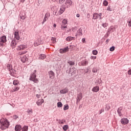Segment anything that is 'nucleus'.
Listing matches in <instances>:
<instances>
[{"mask_svg": "<svg viewBox=\"0 0 131 131\" xmlns=\"http://www.w3.org/2000/svg\"><path fill=\"white\" fill-rule=\"evenodd\" d=\"M19 90H20L19 86L12 85L10 90V93H14L15 92H17V91H19Z\"/></svg>", "mask_w": 131, "mask_h": 131, "instance_id": "20e7f679", "label": "nucleus"}, {"mask_svg": "<svg viewBox=\"0 0 131 131\" xmlns=\"http://www.w3.org/2000/svg\"><path fill=\"white\" fill-rule=\"evenodd\" d=\"M98 18H99L100 19H102V13H94L93 15V19L94 20H96L98 19Z\"/></svg>", "mask_w": 131, "mask_h": 131, "instance_id": "39448f33", "label": "nucleus"}, {"mask_svg": "<svg viewBox=\"0 0 131 131\" xmlns=\"http://www.w3.org/2000/svg\"><path fill=\"white\" fill-rule=\"evenodd\" d=\"M53 26H54V27H56V26H57V25L56 24H54Z\"/></svg>", "mask_w": 131, "mask_h": 131, "instance_id": "680f3d73", "label": "nucleus"}, {"mask_svg": "<svg viewBox=\"0 0 131 131\" xmlns=\"http://www.w3.org/2000/svg\"><path fill=\"white\" fill-rule=\"evenodd\" d=\"M102 26L104 27V28H106L107 26H108V24L104 23L102 25Z\"/></svg>", "mask_w": 131, "mask_h": 131, "instance_id": "49530a36", "label": "nucleus"}, {"mask_svg": "<svg viewBox=\"0 0 131 131\" xmlns=\"http://www.w3.org/2000/svg\"><path fill=\"white\" fill-rule=\"evenodd\" d=\"M68 125H65L63 126L62 128L63 129V130H67L68 129Z\"/></svg>", "mask_w": 131, "mask_h": 131, "instance_id": "72a5a7b5", "label": "nucleus"}, {"mask_svg": "<svg viewBox=\"0 0 131 131\" xmlns=\"http://www.w3.org/2000/svg\"><path fill=\"white\" fill-rule=\"evenodd\" d=\"M128 26L129 27H131V19H130V20L129 21H128Z\"/></svg>", "mask_w": 131, "mask_h": 131, "instance_id": "6e6d98bb", "label": "nucleus"}, {"mask_svg": "<svg viewBox=\"0 0 131 131\" xmlns=\"http://www.w3.org/2000/svg\"><path fill=\"white\" fill-rule=\"evenodd\" d=\"M15 119L18 118V117H17V116H15Z\"/></svg>", "mask_w": 131, "mask_h": 131, "instance_id": "0e129e2a", "label": "nucleus"}, {"mask_svg": "<svg viewBox=\"0 0 131 131\" xmlns=\"http://www.w3.org/2000/svg\"><path fill=\"white\" fill-rule=\"evenodd\" d=\"M56 38L52 37L51 38V43H56V42H57V41H56Z\"/></svg>", "mask_w": 131, "mask_h": 131, "instance_id": "bb28decb", "label": "nucleus"}, {"mask_svg": "<svg viewBox=\"0 0 131 131\" xmlns=\"http://www.w3.org/2000/svg\"><path fill=\"white\" fill-rule=\"evenodd\" d=\"M27 112L29 113V114H31V113H32V110L28 111Z\"/></svg>", "mask_w": 131, "mask_h": 131, "instance_id": "5fc2aeb1", "label": "nucleus"}, {"mask_svg": "<svg viewBox=\"0 0 131 131\" xmlns=\"http://www.w3.org/2000/svg\"><path fill=\"white\" fill-rule=\"evenodd\" d=\"M0 123H1V128L2 130H5V129H7V128H9L10 125V123L7 120V119L2 118L0 120Z\"/></svg>", "mask_w": 131, "mask_h": 131, "instance_id": "f257e3e1", "label": "nucleus"}, {"mask_svg": "<svg viewBox=\"0 0 131 131\" xmlns=\"http://www.w3.org/2000/svg\"><path fill=\"white\" fill-rule=\"evenodd\" d=\"M13 83L14 85H15V86L18 85V84H19V81L17 80H14Z\"/></svg>", "mask_w": 131, "mask_h": 131, "instance_id": "c85d7f7f", "label": "nucleus"}, {"mask_svg": "<svg viewBox=\"0 0 131 131\" xmlns=\"http://www.w3.org/2000/svg\"><path fill=\"white\" fill-rule=\"evenodd\" d=\"M36 73V71L35 70L33 74L30 76V80H32V81H33L35 83H37V82H38V80L36 78V75L35 74Z\"/></svg>", "mask_w": 131, "mask_h": 131, "instance_id": "f03ea898", "label": "nucleus"}, {"mask_svg": "<svg viewBox=\"0 0 131 131\" xmlns=\"http://www.w3.org/2000/svg\"><path fill=\"white\" fill-rule=\"evenodd\" d=\"M10 73L12 75H14V74H16V70L12 69V70H10Z\"/></svg>", "mask_w": 131, "mask_h": 131, "instance_id": "473e14b6", "label": "nucleus"}, {"mask_svg": "<svg viewBox=\"0 0 131 131\" xmlns=\"http://www.w3.org/2000/svg\"><path fill=\"white\" fill-rule=\"evenodd\" d=\"M88 63L89 62L88 61V60H83L79 62V65L80 66H86V65H88Z\"/></svg>", "mask_w": 131, "mask_h": 131, "instance_id": "f8f14e48", "label": "nucleus"}, {"mask_svg": "<svg viewBox=\"0 0 131 131\" xmlns=\"http://www.w3.org/2000/svg\"><path fill=\"white\" fill-rule=\"evenodd\" d=\"M27 53V51H23L22 52H19V55H24V54H26Z\"/></svg>", "mask_w": 131, "mask_h": 131, "instance_id": "8fccbe9b", "label": "nucleus"}, {"mask_svg": "<svg viewBox=\"0 0 131 131\" xmlns=\"http://www.w3.org/2000/svg\"><path fill=\"white\" fill-rule=\"evenodd\" d=\"M68 64H69V65H74V62L72 61H68Z\"/></svg>", "mask_w": 131, "mask_h": 131, "instance_id": "37998d69", "label": "nucleus"}, {"mask_svg": "<svg viewBox=\"0 0 131 131\" xmlns=\"http://www.w3.org/2000/svg\"><path fill=\"white\" fill-rule=\"evenodd\" d=\"M48 18H47L46 17H44L43 21L42 22V24H45V22H46V21L48 20Z\"/></svg>", "mask_w": 131, "mask_h": 131, "instance_id": "09e8293b", "label": "nucleus"}, {"mask_svg": "<svg viewBox=\"0 0 131 131\" xmlns=\"http://www.w3.org/2000/svg\"><path fill=\"white\" fill-rule=\"evenodd\" d=\"M92 53L93 55H98V51L97 50H94L92 51Z\"/></svg>", "mask_w": 131, "mask_h": 131, "instance_id": "e433bc0d", "label": "nucleus"}, {"mask_svg": "<svg viewBox=\"0 0 131 131\" xmlns=\"http://www.w3.org/2000/svg\"><path fill=\"white\" fill-rule=\"evenodd\" d=\"M7 42V37L6 36H3L0 38V45L3 46L4 42Z\"/></svg>", "mask_w": 131, "mask_h": 131, "instance_id": "0eeeda50", "label": "nucleus"}, {"mask_svg": "<svg viewBox=\"0 0 131 131\" xmlns=\"http://www.w3.org/2000/svg\"><path fill=\"white\" fill-rule=\"evenodd\" d=\"M75 40V37L69 36L66 38L67 41H71V40Z\"/></svg>", "mask_w": 131, "mask_h": 131, "instance_id": "412c9836", "label": "nucleus"}, {"mask_svg": "<svg viewBox=\"0 0 131 131\" xmlns=\"http://www.w3.org/2000/svg\"><path fill=\"white\" fill-rule=\"evenodd\" d=\"M68 109H69V106L68 104L64 105L63 110L65 111L66 110H68Z\"/></svg>", "mask_w": 131, "mask_h": 131, "instance_id": "7c9ffc66", "label": "nucleus"}, {"mask_svg": "<svg viewBox=\"0 0 131 131\" xmlns=\"http://www.w3.org/2000/svg\"><path fill=\"white\" fill-rule=\"evenodd\" d=\"M7 69H8V70H9V71H11V70H12L13 69V68L11 64H7Z\"/></svg>", "mask_w": 131, "mask_h": 131, "instance_id": "393cba45", "label": "nucleus"}, {"mask_svg": "<svg viewBox=\"0 0 131 131\" xmlns=\"http://www.w3.org/2000/svg\"><path fill=\"white\" fill-rule=\"evenodd\" d=\"M64 11H65V8H60L58 13H57V12H55V15L56 16H59V15H61V14H63V13H64Z\"/></svg>", "mask_w": 131, "mask_h": 131, "instance_id": "9b49d317", "label": "nucleus"}, {"mask_svg": "<svg viewBox=\"0 0 131 131\" xmlns=\"http://www.w3.org/2000/svg\"><path fill=\"white\" fill-rule=\"evenodd\" d=\"M110 9V8H107V10L109 11Z\"/></svg>", "mask_w": 131, "mask_h": 131, "instance_id": "e2e57ef3", "label": "nucleus"}, {"mask_svg": "<svg viewBox=\"0 0 131 131\" xmlns=\"http://www.w3.org/2000/svg\"><path fill=\"white\" fill-rule=\"evenodd\" d=\"M72 1L71 0H67L64 4V7L66 9L70 8L72 6Z\"/></svg>", "mask_w": 131, "mask_h": 131, "instance_id": "7ed1b4c3", "label": "nucleus"}, {"mask_svg": "<svg viewBox=\"0 0 131 131\" xmlns=\"http://www.w3.org/2000/svg\"><path fill=\"white\" fill-rule=\"evenodd\" d=\"M64 122H65V120H63L59 121V123H60V124H64Z\"/></svg>", "mask_w": 131, "mask_h": 131, "instance_id": "a18cd8bd", "label": "nucleus"}, {"mask_svg": "<svg viewBox=\"0 0 131 131\" xmlns=\"http://www.w3.org/2000/svg\"><path fill=\"white\" fill-rule=\"evenodd\" d=\"M60 94H67L68 93V90L67 89H63L60 91Z\"/></svg>", "mask_w": 131, "mask_h": 131, "instance_id": "a878e982", "label": "nucleus"}, {"mask_svg": "<svg viewBox=\"0 0 131 131\" xmlns=\"http://www.w3.org/2000/svg\"><path fill=\"white\" fill-rule=\"evenodd\" d=\"M10 46L12 49H15V48H16V46H17V42H16V40L12 39L10 43Z\"/></svg>", "mask_w": 131, "mask_h": 131, "instance_id": "1a4fd4ad", "label": "nucleus"}, {"mask_svg": "<svg viewBox=\"0 0 131 131\" xmlns=\"http://www.w3.org/2000/svg\"><path fill=\"white\" fill-rule=\"evenodd\" d=\"M91 59L92 60H93V59H94L95 60V59H97V57L96 56H91Z\"/></svg>", "mask_w": 131, "mask_h": 131, "instance_id": "603ef678", "label": "nucleus"}, {"mask_svg": "<svg viewBox=\"0 0 131 131\" xmlns=\"http://www.w3.org/2000/svg\"><path fill=\"white\" fill-rule=\"evenodd\" d=\"M67 24V20L66 19H63L62 20V24L63 25H66Z\"/></svg>", "mask_w": 131, "mask_h": 131, "instance_id": "a19ab883", "label": "nucleus"}, {"mask_svg": "<svg viewBox=\"0 0 131 131\" xmlns=\"http://www.w3.org/2000/svg\"><path fill=\"white\" fill-rule=\"evenodd\" d=\"M108 1L105 0L103 1V5H104L105 7H107V6H108Z\"/></svg>", "mask_w": 131, "mask_h": 131, "instance_id": "c9c22d12", "label": "nucleus"}, {"mask_svg": "<svg viewBox=\"0 0 131 131\" xmlns=\"http://www.w3.org/2000/svg\"><path fill=\"white\" fill-rule=\"evenodd\" d=\"M80 16V15H79V14H77L76 17H77L78 18H79Z\"/></svg>", "mask_w": 131, "mask_h": 131, "instance_id": "13d9d810", "label": "nucleus"}, {"mask_svg": "<svg viewBox=\"0 0 131 131\" xmlns=\"http://www.w3.org/2000/svg\"><path fill=\"white\" fill-rule=\"evenodd\" d=\"M52 2H59V4H63L65 0H52Z\"/></svg>", "mask_w": 131, "mask_h": 131, "instance_id": "cd10ccee", "label": "nucleus"}, {"mask_svg": "<svg viewBox=\"0 0 131 131\" xmlns=\"http://www.w3.org/2000/svg\"><path fill=\"white\" fill-rule=\"evenodd\" d=\"M81 29H79L77 31L78 35L81 36L82 35V33L81 32Z\"/></svg>", "mask_w": 131, "mask_h": 131, "instance_id": "2f4dec72", "label": "nucleus"}, {"mask_svg": "<svg viewBox=\"0 0 131 131\" xmlns=\"http://www.w3.org/2000/svg\"><path fill=\"white\" fill-rule=\"evenodd\" d=\"M109 109H110V107H109Z\"/></svg>", "mask_w": 131, "mask_h": 131, "instance_id": "69168bd1", "label": "nucleus"}, {"mask_svg": "<svg viewBox=\"0 0 131 131\" xmlns=\"http://www.w3.org/2000/svg\"><path fill=\"white\" fill-rule=\"evenodd\" d=\"M114 29H115V28L113 26H111L108 29V32H113Z\"/></svg>", "mask_w": 131, "mask_h": 131, "instance_id": "b1692460", "label": "nucleus"}, {"mask_svg": "<svg viewBox=\"0 0 131 131\" xmlns=\"http://www.w3.org/2000/svg\"><path fill=\"white\" fill-rule=\"evenodd\" d=\"M121 111H122V107H119L117 110V112L119 116H121V115H122V114L121 113Z\"/></svg>", "mask_w": 131, "mask_h": 131, "instance_id": "5701e85b", "label": "nucleus"}, {"mask_svg": "<svg viewBox=\"0 0 131 131\" xmlns=\"http://www.w3.org/2000/svg\"><path fill=\"white\" fill-rule=\"evenodd\" d=\"M43 102H44L43 99L41 98L38 100V101L36 102V104L38 106H40V105H41L42 103H43Z\"/></svg>", "mask_w": 131, "mask_h": 131, "instance_id": "aec40b11", "label": "nucleus"}, {"mask_svg": "<svg viewBox=\"0 0 131 131\" xmlns=\"http://www.w3.org/2000/svg\"><path fill=\"white\" fill-rule=\"evenodd\" d=\"M36 97L37 98H38V99L40 97V95H38V94H37L36 95Z\"/></svg>", "mask_w": 131, "mask_h": 131, "instance_id": "bf43d9fd", "label": "nucleus"}, {"mask_svg": "<svg viewBox=\"0 0 131 131\" xmlns=\"http://www.w3.org/2000/svg\"><path fill=\"white\" fill-rule=\"evenodd\" d=\"M22 129V127L20 125H16L15 127V130L16 131H20Z\"/></svg>", "mask_w": 131, "mask_h": 131, "instance_id": "4be33fe9", "label": "nucleus"}, {"mask_svg": "<svg viewBox=\"0 0 131 131\" xmlns=\"http://www.w3.org/2000/svg\"><path fill=\"white\" fill-rule=\"evenodd\" d=\"M104 111H105V110H104V108H101L100 110H99V114H102V113H103V112H104Z\"/></svg>", "mask_w": 131, "mask_h": 131, "instance_id": "c03bdc74", "label": "nucleus"}, {"mask_svg": "<svg viewBox=\"0 0 131 131\" xmlns=\"http://www.w3.org/2000/svg\"><path fill=\"white\" fill-rule=\"evenodd\" d=\"M28 126H24L22 128V131H28Z\"/></svg>", "mask_w": 131, "mask_h": 131, "instance_id": "c756f323", "label": "nucleus"}, {"mask_svg": "<svg viewBox=\"0 0 131 131\" xmlns=\"http://www.w3.org/2000/svg\"><path fill=\"white\" fill-rule=\"evenodd\" d=\"M14 38L19 40L20 39V36L19 35V32L16 31L14 32Z\"/></svg>", "mask_w": 131, "mask_h": 131, "instance_id": "dca6fc26", "label": "nucleus"}, {"mask_svg": "<svg viewBox=\"0 0 131 131\" xmlns=\"http://www.w3.org/2000/svg\"><path fill=\"white\" fill-rule=\"evenodd\" d=\"M102 81L101 80H100V79H97L96 82V83H98V84H100V82H101Z\"/></svg>", "mask_w": 131, "mask_h": 131, "instance_id": "3c124183", "label": "nucleus"}, {"mask_svg": "<svg viewBox=\"0 0 131 131\" xmlns=\"http://www.w3.org/2000/svg\"><path fill=\"white\" fill-rule=\"evenodd\" d=\"M92 72H93L94 73H96L98 72V70H97V69H96V68H94V69L92 70Z\"/></svg>", "mask_w": 131, "mask_h": 131, "instance_id": "de8ad7c7", "label": "nucleus"}, {"mask_svg": "<svg viewBox=\"0 0 131 131\" xmlns=\"http://www.w3.org/2000/svg\"><path fill=\"white\" fill-rule=\"evenodd\" d=\"M81 99H82V93H80L77 94V97L76 98V103L78 104V103H79Z\"/></svg>", "mask_w": 131, "mask_h": 131, "instance_id": "6e6552de", "label": "nucleus"}, {"mask_svg": "<svg viewBox=\"0 0 131 131\" xmlns=\"http://www.w3.org/2000/svg\"><path fill=\"white\" fill-rule=\"evenodd\" d=\"M82 42H85V38H83L82 39Z\"/></svg>", "mask_w": 131, "mask_h": 131, "instance_id": "4d7b16f0", "label": "nucleus"}, {"mask_svg": "<svg viewBox=\"0 0 131 131\" xmlns=\"http://www.w3.org/2000/svg\"><path fill=\"white\" fill-rule=\"evenodd\" d=\"M61 28L62 30H64V29H65V28H67V26H66L64 25H61Z\"/></svg>", "mask_w": 131, "mask_h": 131, "instance_id": "ea45409f", "label": "nucleus"}, {"mask_svg": "<svg viewBox=\"0 0 131 131\" xmlns=\"http://www.w3.org/2000/svg\"><path fill=\"white\" fill-rule=\"evenodd\" d=\"M25 49H27V46H26V45H21L17 46L16 50L17 51H23L24 50H25Z\"/></svg>", "mask_w": 131, "mask_h": 131, "instance_id": "423d86ee", "label": "nucleus"}, {"mask_svg": "<svg viewBox=\"0 0 131 131\" xmlns=\"http://www.w3.org/2000/svg\"><path fill=\"white\" fill-rule=\"evenodd\" d=\"M66 52H68V47L65 48L64 49H61L59 50V53L60 54L66 53Z\"/></svg>", "mask_w": 131, "mask_h": 131, "instance_id": "f3484780", "label": "nucleus"}, {"mask_svg": "<svg viewBox=\"0 0 131 131\" xmlns=\"http://www.w3.org/2000/svg\"><path fill=\"white\" fill-rule=\"evenodd\" d=\"M50 13L47 12L45 14V17L47 18V19H49V18H50Z\"/></svg>", "mask_w": 131, "mask_h": 131, "instance_id": "4c0bfd02", "label": "nucleus"}, {"mask_svg": "<svg viewBox=\"0 0 131 131\" xmlns=\"http://www.w3.org/2000/svg\"><path fill=\"white\" fill-rule=\"evenodd\" d=\"M21 3H24L25 2V0H20Z\"/></svg>", "mask_w": 131, "mask_h": 131, "instance_id": "052dcab7", "label": "nucleus"}, {"mask_svg": "<svg viewBox=\"0 0 131 131\" xmlns=\"http://www.w3.org/2000/svg\"><path fill=\"white\" fill-rule=\"evenodd\" d=\"M49 77L51 79H53V78H55V73H54V72L53 71H50L49 72Z\"/></svg>", "mask_w": 131, "mask_h": 131, "instance_id": "ddd939ff", "label": "nucleus"}, {"mask_svg": "<svg viewBox=\"0 0 131 131\" xmlns=\"http://www.w3.org/2000/svg\"><path fill=\"white\" fill-rule=\"evenodd\" d=\"M128 75H131V69L129 70L127 72Z\"/></svg>", "mask_w": 131, "mask_h": 131, "instance_id": "864d4df0", "label": "nucleus"}, {"mask_svg": "<svg viewBox=\"0 0 131 131\" xmlns=\"http://www.w3.org/2000/svg\"><path fill=\"white\" fill-rule=\"evenodd\" d=\"M41 43V40L40 39H38V40H36L34 43V47H37L39 46Z\"/></svg>", "mask_w": 131, "mask_h": 131, "instance_id": "4468645a", "label": "nucleus"}, {"mask_svg": "<svg viewBox=\"0 0 131 131\" xmlns=\"http://www.w3.org/2000/svg\"><path fill=\"white\" fill-rule=\"evenodd\" d=\"M21 61L23 62V63H25L26 61H27V57L26 55H24L23 56H21Z\"/></svg>", "mask_w": 131, "mask_h": 131, "instance_id": "6ab92c4d", "label": "nucleus"}, {"mask_svg": "<svg viewBox=\"0 0 131 131\" xmlns=\"http://www.w3.org/2000/svg\"><path fill=\"white\" fill-rule=\"evenodd\" d=\"M129 121L128 120V119H127V118H123L121 120V123H122V124H124V125L128 124Z\"/></svg>", "mask_w": 131, "mask_h": 131, "instance_id": "9d476101", "label": "nucleus"}, {"mask_svg": "<svg viewBox=\"0 0 131 131\" xmlns=\"http://www.w3.org/2000/svg\"><path fill=\"white\" fill-rule=\"evenodd\" d=\"M100 91V88L98 86H94L92 89V92H94V93H98Z\"/></svg>", "mask_w": 131, "mask_h": 131, "instance_id": "a211bd4d", "label": "nucleus"}, {"mask_svg": "<svg viewBox=\"0 0 131 131\" xmlns=\"http://www.w3.org/2000/svg\"><path fill=\"white\" fill-rule=\"evenodd\" d=\"M114 50H115V47L113 46L112 47L110 48V51L111 52H113L114 51Z\"/></svg>", "mask_w": 131, "mask_h": 131, "instance_id": "79ce46f5", "label": "nucleus"}, {"mask_svg": "<svg viewBox=\"0 0 131 131\" xmlns=\"http://www.w3.org/2000/svg\"><path fill=\"white\" fill-rule=\"evenodd\" d=\"M39 58H40V59H41L42 60L43 59H46V55L45 54H40Z\"/></svg>", "mask_w": 131, "mask_h": 131, "instance_id": "f704fd0d", "label": "nucleus"}, {"mask_svg": "<svg viewBox=\"0 0 131 131\" xmlns=\"http://www.w3.org/2000/svg\"><path fill=\"white\" fill-rule=\"evenodd\" d=\"M69 73L71 74V75H74V74L76 73V70H75V68H71L70 69Z\"/></svg>", "mask_w": 131, "mask_h": 131, "instance_id": "2eb2a0df", "label": "nucleus"}, {"mask_svg": "<svg viewBox=\"0 0 131 131\" xmlns=\"http://www.w3.org/2000/svg\"><path fill=\"white\" fill-rule=\"evenodd\" d=\"M62 106H63V104H62L61 102H59L57 103V107H61Z\"/></svg>", "mask_w": 131, "mask_h": 131, "instance_id": "58836bf2", "label": "nucleus"}]
</instances>
